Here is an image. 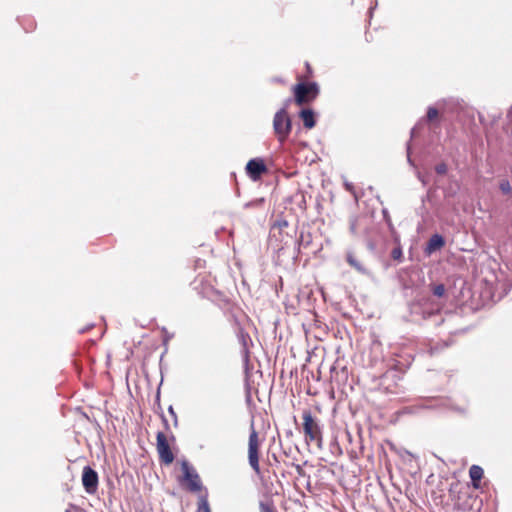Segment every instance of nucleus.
<instances>
[{"instance_id": "1", "label": "nucleus", "mask_w": 512, "mask_h": 512, "mask_svg": "<svg viewBox=\"0 0 512 512\" xmlns=\"http://www.w3.org/2000/svg\"><path fill=\"white\" fill-rule=\"evenodd\" d=\"M294 102L297 106H303L313 102L319 95L320 89L316 82L298 80L292 87Z\"/></svg>"}, {"instance_id": "2", "label": "nucleus", "mask_w": 512, "mask_h": 512, "mask_svg": "<svg viewBox=\"0 0 512 512\" xmlns=\"http://www.w3.org/2000/svg\"><path fill=\"white\" fill-rule=\"evenodd\" d=\"M303 433L307 443H316L321 448L323 443V433L319 421L314 417L310 410H304L302 414Z\"/></svg>"}, {"instance_id": "3", "label": "nucleus", "mask_w": 512, "mask_h": 512, "mask_svg": "<svg viewBox=\"0 0 512 512\" xmlns=\"http://www.w3.org/2000/svg\"><path fill=\"white\" fill-rule=\"evenodd\" d=\"M182 475L178 477L180 486L188 492L198 493L202 490V481L196 469L188 461L181 462Z\"/></svg>"}, {"instance_id": "4", "label": "nucleus", "mask_w": 512, "mask_h": 512, "mask_svg": "<svg viewBox=\"0 0 512 512\" xmlns=\"http://www.w3.org/2000/svg\"><path fill=\"white\" fill-rule=\"evenodd\" d=\"M273 130L277 140L283 144L292 130V121L286 108L278 110L273 118Z\"/></svg>"}, {"instance_id": "5", "label": "nucleus", "mask_w": 512, "mask_h": 512, "mask_svg": "<svg viewBox=\"0 0 512 512\" xmlns=\"http://www.w3.org/2000/svg\"><path fill=\"white\" fill-rule=\"evenodd\" d=\"M260 446L261 441L259 439V434L255 430L253 424L251 425V431L249 434L248 439V462L252 470L255 472L256 475H261V469H260Z\"/></svg>"}, {"instance_id": "6", "label": "nucleus", "mask_w": 512, "mask_h": 512, "mask_svg": "<svg viewBox=\"0 0 512 512\" xmlns=\"http://www.w3.org/2000/svg\"><path fill=\"white\" fill-rule=\"evenodd\" d=\"M156 449L161 463L165 465L173 463L175 456L171 449L170 442L164 432H158L156 435Z\"/></svg>"}, {"instance_id": "7", "label": "nucleus", "mask_w": 512, "mask_h": 512, "mask_svg": "<svg viewBox=\"0 0 512 512\" xmlns=\"http://www.w3.org/2000/svg\"><path fill=\"white\" fill-rule=\"evenodd\" d=\"M82 485L86 493L96 494L99 486L98 473L90 466H85L82 470Z\"/></svg>"}, {"instance_id": "8", "label": "nucleus", "mask_w": 512, "mask_h": 512, "mask_svg": "<svg viewBox=\"0 0 512 512\" xmlns=\"http://www.w3.org/2000/svg\"><path fill=\"white\" fill-rule=\"evenodd\" d=\"M267 171V166L261 158L251 159L246 164V173L253 181H258Z\"/></svg>"}, {"instance_id": "9", "label": "nucleus", "mask_w": 512, "mask_h": 512, "mask_svg": "<svg viewBox=\"0 0 512 512\" xmlns=\"http://www.w3.org/2000/svg\"><path fill=\"white\" fill-rule=\"evenodd\" d=\"M445 245L444 238L439 234H434L430 237L427 246L425 248V253L430 255L433 252L440 250Z\"/></svg>"}, {"instance_id": "10", "label": "nucleus", "mask_w": 512, "mask_h": 512, "mask_svg": "<svg viewBox=\"0 0 512 512\" xmlns=\"http://www.w3.org/2000/svg\"><path fill=\"white\" fill-rule=\"evenodd\" d=\"M299 117L306 129H312L316 125L315 114L312 109H302L299 113Z\"/></svg>"}, {"instance_id": "11", "label": "nucleus", "mask_w": 512, "mask_h": 512, "mask_svg": "<svg viewBox=\"0 0 512 512\" xmlns=\"http://www.w3.org/2000/svg\"><path fill=\"white\" fill-rule=\"evenodd\" d=\"M484 471L478 465H472L469 469V476L471 478L472 486L476 489L480 487V481L483 478Z\"/></svg>"}, {"instance_id": "12", "label": "nucleus", "mask_w": 512, "mask_h": 512, "mask_svg": "<svg viewBox=\"0 0 512 512\" xmlns=\"http://www.w3.org/2000/svg\"><path fill=\"white\" fill-rule=\"evenodd\" d=\"M427 122L434 128H439L440 113L437 108L429 107L426 114Z\"/></svg>"}, {"instance_id": "13", "label": "nucleus", "mask_w": 512, "mask_h": 512, "mask_svg": "<svg viewBox=\"0 0 512 512\" xmlns=\"http://www.w3.org/2000/svg\"><path fill=\"white\" fill-rule=\"evenodd\" d=\"M259 512H277V508L274 505L272 500L260 501L259 502Z\"/></svg>"}, {"instance_id": "14", "label": "nucleus", "mask_w": 512, "mask_h": 512, "mask_svg": "<svg viewBox=\"0 0 512 512\" xmlns=\"http://www.w3.org/2000/svg\"><path fill=\"white\" fill-rule=\"evenodd\" d=\"M197 512H211L206 496L199 498Z\"/></svg>"}, {"instance_id": "15", "label": "nucleus", "mask_w": 512, "mask_h": 512, "mask_svg": "<svg viewBox=\"0 0 512 512\" xmlns=\"http://www.w3.org/2000/svg\"><path fill=\"white\" fill-rule=\"evenodd\" d=\"M306 73L303 76H298L297 80L308 82L313 77V69L309 62L305 63Z\"/></svg>"}, {"instance_id": "16", "label": "nucleus", "mask_w": 512, "mask_h": 512, "mask_svg": "<svg viewBox=\"0 0 512 512\" xmlns=\"http://www.w3.org/2000/svg\"><path fill=\"white\" fill-rule=\"evenodd\" d=\"M432 293L436 297H443L446 293V288L443 284H436L432 286Z\"/></svg>"}, {"instance_id": "17", "label": "nucleus", "mask_w": 512, "mask_h": 512, "mask_svg": "<svg viewBox=\"0 0 512 512\" xmlns=\"http://www.w3.org/2000/svg\"><path fill=\"white\" fill-rule=\"evenodd\" d=\"M346 259L350 266L354 267L355 269H357L359 271L362 270V267H361L359 261L356 259V257L352 253H348Z\"/></svg>"}, {"instance_id": "18", "label": "nucleus", "mask_w": 512, "mask_h": 512, "mask_svg": "<svg viewBox=\"0 0 512 512\" xmlns=\"http://www.w3.org/2000/svg\"><path fill=\"white\" fill-rule=\"evenodd\" d=\"M265 200L263 198L255 199L244 205L245 208H262Z\"/></svg>"}, {"instance_id": "19", "label": "nucleus", "mask_w": 512, "mask_h": 512, "mask_svg": "<svg viewBox=\"0 0 512 512\" xmlns=\"http://www.w3.org/2000/svg\"><path fill=\"white\" fill-rule=\"evenodd\" d=\"M499 188L504 194H510L512 192V187L508 180H502L499 184Z\"/></svg>"}, {"instance_id": "20", "label": "nucleus", "mask_w": 512, "mask_h": 512, "mask_svg": "<svg viewBox=\"0 0 512 512\" xmlns=\"http://www.w3.org/2000/svg\"><path fill=\"white\" fill-rule=\"evenodd\" d=\"M391 256L394 260H401L402 258V250L400 247H396L392 250Z\"/></svg>"}, {"instance_id": "21", "label": "nucleus", "mask_w": 512, "mask_h": 512, "mask_svg": "<svg viewBox=\"0 0 512 512\" xmlns=\"http://www.w3.org/2000/svg\"><path fill=\"white\" fill-rule=\"evenodd\" d=\"M438 174H445L447 172V166L445 164H439L435 168Z\"/></svg>"}, {"instance_id": "22", "label": "nucleus", "mask_w": 512, "mask_h": 512, "mask_svg": "<svg viewBox=\"0 0 512 512\" xmlns=\"http://www.w3.org/2000/svg\"><path fill=\"white\" fill-rule=\"evenodd\" d=\"M169 412L174 417L175 425H177V417H176V414L171 406L169 407Z\"/></svg>"}, {"instance_id": "23", "label": "nucleus", "mask_w": 512, "mask_h": 512, "mask_svg": "<svg viewBox=\"0 0 512 512\" xmlns=\"http://www.w3.org/2000/svg\"><path fill=\"white\" fill-rule=\"evenodd\" d=\"M169 412L174 417L175 425H177V417H176V414L171 406L169 407Z\"/></svg>"}, {"instance_id": "24", "label": "nucleus", "mask_w": 512, "mask_h": 512, "mask_svg": "<svg viewBox=\"0 0 512 512\" xmlns=\"http://www.w3.org/2000/svg\"><path fill=\"white\" fill-rule=\"evenodd\" d=\"M366 39L368 41H371V42L374 41L373 33L372 32H367L366 33Z\"/></svg>"}, {"instance_id": "25", "label": "nucleus", "mask_w": 512, "mask_h": 512, "mask_svg": "<svg viewBox=\"0 0 512 512\" xmlns=\"http://www.w3.org/2000/svg\"><path fill=\"white\" fill-rule=\"evenodd\" d=\"M345 187H346V189H347L348 191H352V190H353V185H352V184H350V183H346V184H345Z\"/></svg>"}, {"instance_id": "26", "label": "nucleus", "mask_w": 512, "mask_h": 512, "mask_svg": "<svg viewBox=\"0 0 512 512\" xmlns=\"http://www.w3.org/2000/svg\"><path fill=\"white\" fill-rule=\"evenodd\" d=\"M456 505L459 507V508H462L463 510H465L467 508L466 505H464L463 507L459 504V503H456Z\"/></svg>"}, {"instance_id": "27", "label": "nucleus", "mask_w": 512, "mask_h": 512, "mask_svg": "<svg viewBox=\"0 0 512 512\" xmlns=\"http://www.w3.org/2000/svg\"><path fill=\"white\" fill-rule=\"evenodd\" d=\"M461 494H462L464 497H466V498H470L466 492H465V493H461Z\"/></svg>"}, {"instance_id": "28", "label": "nucleus", "mask_w": 512, "mask_h": 512, "mask_svg": "<svg viewBox=\"0 0 512 512\" xmlns=\"http://www.w3.org/2000/svg\"><path fill=\"white\" fill-rule=\"evenodd\" d=\"M163 421H164L165 426L167 427V426H168V424H167V420H166V419H163Z\"/></svg>"}, {"instance_id": "29", "label": "nucleus", "mask_w": 512, "mask_h": 512, "mask_svg": "<svg viewBox=\"0 0 512 512\" xmlns=\"http://www.w3.org/2000/svg\"><path fill=\"white\" fill-rule=\"evenodd\" d=\"M66 512H70L69 510H66Z\"/></svg>"}]
</instances>
